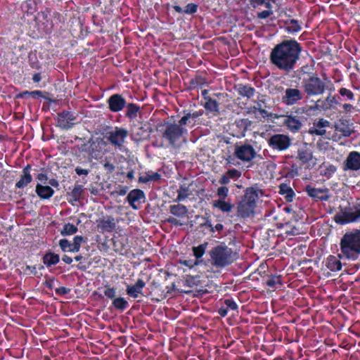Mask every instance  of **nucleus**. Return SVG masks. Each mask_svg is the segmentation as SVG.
<instances>
[{"instance_id": "1", "label": "nucleus", "mask_w": 360, "mask_h": 360, "mask_svg": "<svg viewBox=\"0 0 360 360\" xmlns=\"http://www.w3.org/2000/svg\"><path fill=\"white\" fill-rule=\"evenodd\" d=\"M301 51L302 47L297 41H283L271 50L270 61L280 70L290 72L295 68Z\"/></svg>"}, {"instance_id": "2", "label": "nucleus", "mask_w": 360, "mask_h": 360, "mask_svg": "<svg viewBox=\"0 0 360 360\" xmlns=\"http://www.w3.org/2000/svg\"><path fill=\"white\" fill-rule=\"evenodd\" d=\"M263 195L262 189L256 186L247 188L244 195L237 204V215L238 217L246 219L253 217L255 214L257 202Z\"/></svg>"}, {"instance_id": "3", "label": "nucleus", "mask_w": 360, "mask_h": 360, "mask_svg": "<svg viewBox=\"0 0 360 360\" xmlns=\"http://www.w3.org/2000/svg\"><path fill=\"white\" fill-rule=\"evenodd\" d=\"M342 257L348 260H356L360 255V229L346 232L340 243Z\"/></svg>"}, {"instance_id": "4", "label": "nucleus", "mask_w": 360, "mask_h": 360, "mask_svg": "<svg viewBox=\"0 0 360 360\" xmlns=\"http://www.w3.org/2000/svg\"><path fill=\"white\" fill-rule=\"evenodd\" d=\"M184 125L179 122L178 124L165 123L162 131V138L167 140L172 147L180 148L181 141L184 143L186 142L185 136L187 134L188 130L184 127Z\"/></svg>"}, {"instance_id": "5", "label": "nucleus", "mask_w": 360, "mask_h": 360, "mask_svg": "<svg viewBox=\"0 0 360 360\" xmlns=\"http://www.w3.org/2000/svg\"><path fill=\"white\" fill-rule=\"evenodd\" d=\"M209 255L212 265L217 269H224L235 260L232 249L225 245L214 247Z\"/></svg>"}, {"instance_id": "6", "label": "nucleus", "mask_w": 360, "mask_h": 360, "mask_svg": "<svg viewBox=\"0 0 360 360\" xmlns=\"http://www.w3.org/2000/svg\"><path fill=\"white\" fill-rule=\"evenodd\" d=\"M334 221L340 225L360 224V202L340 207L334 216Z\"/></svg>"}, {"instance_id": "7", "label": "nucleus", "mask_w": 360, "mask_h": 360, "mask_svg": "<svg viewBox=\"0 0 360 360\" xmlns=\"http://www.w3.org/2000/svg\"><path fill=\"white\" fill-rule=\"evenodd\" d=\"M326 82H330L327 77L321 79L318 75L313 74L302 80L304 92L308 96L322 95L327 88Z\"/></svg>"}, {"instance_id": "8", "label": "nucleus", "mask_w": 360, "mask_h": 360, "mask_svg": "<svg viewBox=\"0 0 360 360\" xmlns=\"http://www.w3.org/2000/svg\"><path fill=\"white\" fill-rule=\"evenodd\" d=\"M229 189L227 186H220L217 189V198L211 202L212 209L224 214H229L234 208V204L229 198Z\"/></svg>"}, {"instance_id": "9", "label": "nucleus", "mask_w": 360, "mask_h": 360, "mask_svg": "<svg viewBox=\"0 0 360 360\" xmlns=\"http://www.w3.org/2000/svg\"><path fill=\"white\" fill-rule=\"evenodd\" d=\"M256 155L255 149L250 144H236L235 146L233 156L243 162H251L255 158Z\"/></svg>"}, {"instance_id": "10", "label": "nucleus", "mask_w": 360, "mask_h": 360, "mask_svg": "<svg viewBox=\"0 0 360 360\" xmlns=\"http://www.w3.org/2000/svg\"><path fill=\"white\" fill-rule=\"evenodd\" d=\"M267 143L271 148L277 150H285L291 144V140L288 135L277 134L267 139Z\"/></svg>"}, {"instance_id": "11", "label": "nucleus", "mask_w": 360, "mask_h": 360, "mask_svg": "<svg viewBox=\"0 0 360 360\" xmlns=\"http://www.w3.org/2000/svg\"><path fill=\"white\" fill-rule=\"evenodd\" d=\"M304 97L303 93L297 88H287L281 98L282 103L287 106L298 104Z\"/></svg>"}, {"instance_id": "12", "label": "nucleus", "mask_w": 360, "mask_h": 360, "mask_svg": "<svg viewBox=\"0 0 360 360\" xmlns=\"http://www.w3.org/2000/svg\"><path fill=\"white\" fill-rule=\"evenodd\" d=\"M118 220L113 217L107 215L96 221V227L100 233H111L116 229Z\"/></svg>"}, {"instance_id": "13", "label": "nucleus", "mask_w": 360, "mask_h": 360, "mask_svg": "<svg viewBox=\"0 0 360 360\" xmlns=\"http://www.w3.org/2000/svg\"><path fill=\"white\" fill-rule=\"evenodd\" d=\"M127 135L128 131L126 129L116 127L108 133V140L112 145L120 149L123 146Z\"/></svg>"}, {"instance_id": "14", "label": "nucleus", "mask_w": 360, "mask_h": 360, "mask_svg": "<svg viewBox=\"0 0 360 360\" xmlns=\"http://www.w3.org/2000/svg\"><path fill=\"white\" fill-rule=\"evenodd\" d=\"M297 158L307 168L311 169L317 164V159L313 156L312 151L307 147L297 150Z\"/></svg>"}, {"instance_id": "15", "label": "nucleus", "mask_w": 360, "mask_h": 360, "mask_svg": "<svg viewBox=\"0 0 360 360\" xmlns=\"http://www.w3.org/2000/svg\"><path fill=\"white\" fill-rule=\"evenodd\" d=\"M305 191L307 195L316 200L326 201L330 198V192L327 188H314L311 186H307Z\"/></svg>"}, {"instance_id": "16", "label": "nucleus", "mask_w": 360, "mask_h": 360, "mask_svg": "<svg viewBox=\"0 0 360 360\" xmlns=\"http://www.w3.org/2000/svg\"><path fill=\"white\" fill-rule=\"evenodd\" d=\"M360 169V153L357 151L350 152L344 162V171H357Z\"/></svg>"}, {"instance_id": "17", "label": "nucleus", "mask_w": 360, "mask_h": 360, "mask_svg": "<svg viewBox=\"0 0 360 360\" xmlns=\"http://www.w3.org/2000/svg\"><path fill=\"white\" fill-rule=\"evenodd\" d=\"M76 117L72 112L63 111L58 115V126L62 129H70L74 124Z\"/></svg>"}, {"instance_id": "18", "label": "nucleus", "mask_w": 360, "mask_h": 360, "mask_svg": "<svg viewBox=\"0 0 360 360\" xmlns=\"http://www.w3.org/2000/svg\"><path fill=\"white\" fill-rule=\"evenodd\" d=\"M127 199L134 210H138L140 207L141 200L143 201L145 199V195L141 190L134 189L129 192Z\"/></svg>"}, {"instance_id": "19", "label": "nucleus", "mask_w": 360, "mask_h": 360, "mask_svg": "<svg viewBox=\"0 0 360 360\" xmlns=\"http://www.w3.org/2000/svg\"><path fill=\"white\" fill-rule=\"evenodd\" d=\"M110 111L117 112L122 110L126 105L125 99L120 94H113L108 100Z\"/></svg>"}, {"instance_id": "20", "label": "nucleus", "mask_w": 360, "mask_h": 360, "mask_svg": "<svg viewBox=\"0 0 360 360\" xmlns=\"http://www.w3.org/2000/svg\"><path fill=\"white\" fill-rule=\"evenodd\" d=\"M280 116H275V117H279ZM285 119L283 121L284 125L290 130L291 132L296 133L302 127V124L301 121L297 118L295 116L292 115H283Z\"/></svg>"}, {"instance_id": "21", "label": "nucleus", "mask_w": 360, "mask_h": 360, "mask_svg": "<svg viewBox=\"0 0 360 360\" xmlns=\"http://www.w3.org/2000/svg\"><path fill=\"white\" fill-rule=\"evenodd\" d=\"M342 254H339L338 257L334 255H329L325 260L326 267L330 271H339L342 269V262L340 261Z\"/></svg>"}, {"instance_id": "22", "label": "nucleus", "mask_w": 360, "mask_h": 360, "mask_svg": "<svg viewBox=\"0 0 360 360\" xmlns=\"http://www.w3.org/2000/svg\"><path fill=\"white\" fill-rule=\"evenodd\" d=\"M329 121L321 118L313 123V126L309 128V132L313 135L323 136L326 132L325 128L329 127Z\"/></svg>"}, {"instance_id": "23", "label": "nucleus", "mask_w": 360, "mask_h": 360, "mask_svg": "<svg viewBox=\"0 0 360 360\" xmlns=\"http://www.w3.org/2000/svg\"><path fill=\"white\" fill-rule=\"evenodd\" d=\"M145 286L146 283L144 281L138 279L134 285H127L126 289L127 294L133 298H137L139 295L142 293V290Z\"/></svg>"}, {"instance_id": "24", "label": "nucleus", "mask_w": 360, "mask_h": 360, "mask_svg": "<svg viewBox=\"0 0 360 360\" xmlns=\"http://www.w3.org/2000/svg\"><path fill=\"white\" fill-rule=\"evenodd\" d=\"M335 130L341 133L342 135L345 137L349 136L352 133V130L351 129L349 121L346 120H338V122L335 124Z\"/></svg>"}, {"instance_id": "25", "label": "nucleus", "mask_w": 360, "mask_h": 360, "mask_svg": "<svg viewBox=\"0 0 360 360\" xmlns=\"http://www.w3.org/2000/svg\"><path fill=\"white\" fill-rule=\"evenodd\" d=\"M36 193L41 199H49L53 195L54 191L49 186L37 184L36 186Z\"/></svg>"}, {"instance_id": "26", "label": "nucleus", "mask_w": 360, "mask_h": 360, "mask_svg": "<svg viewBox=\"0 0 360 360\" xmlns=\"http://www.w3.org/2000/svg\"><path fill=\"white\" fill-rule=\"evenodd\" d=\"M169 212L178 218H185L188 214V209L185 205L177 204L169 207Z\"/></svg>"}, {"instance_id": "27", "label": "nucleus", "mask_w": 360, "mask_h": 360, "mask_svg": "<svg viewBox=\"0 0 360 360\" xmlns=\"http://www.w3.org/2000/svg\"><path fill=\"white\" fill-rule=\"evenodd\" d=\"M336 167L332 164L323 162L319 168V173L321 176L330 178L335 172Z\"/></svg>"}, {"instance_id": "28", "label": "nucleus", "mask_w": 360, "mask_h": 360, "mask_svg": "<svg viewBox=\"0 0 360 360\" xmlns=\"http://www.w3.org/2000/svg\"><path fill=\"white\" fill-rule=\"evenodd\" d=\"M207 243H203L198 246L193 247L192 250L195 257V261H199L200 264L202 262V257L204 255L207 247Z\"/></svg>"}, {"instance_id": "29", "label": "nucleus", "mask_w": 360, "mask_h": 360, "mask_svg": "<svg viewBox=\"0 0 360 360\" xmlns=\"http://www.w3.org/2000/svg\"><path fill=\"white\" fill-rule=\"evenodd\" d=\"M59 261V255L51 252L45 254L43 257V262L47 267L57 264Z\"/></svg>"}, {"instance_id": "30", "label": "nucleus", "mask_w": 360, "mask_h": 360, "mask_svg": "<svg viewBox=\"0 0 360 360\" xmlns=\"http://www.w3.org/2000/svg\"><path fill=\"white\" fill-rule=\"evenodd\" d=\"M285 30L289 33H295L301 30L302 27L295 19H290L285 22Z\"/></svg>"}, {"instance_id": "31", "label": "nucleus", "mask_w": 360, "mask_h": 360, "mask_svg": "<svg viewBox=\"0 0 360 360\" xmlns=\"http://www.w3.org/2000/svg\"><path fill=\"white\" fill-rule=\"evenodd\" d=\"M161 176L158 172H148L139 177V181L141 183H148L152 181H158Z\"/></svg>"}, {"instance_id": "32", "label": "nucleus", "mask_w": 360, "mask_h": 360, "mask_svg": "<svg viewBox=\"0 0 360 360\" xmlns=\"http://www.w3.org/2000/svg\"><path fill=\"white\" fill-rule=\"evenodd\" d=\"M238 92L240 96L250 98L254 96L255 90L250 86L239 85Z\"/></svg>"}, {"instance_id": "33", "label": "nucleus", "mask_w": 360, "mask_h": 360, "mask_svg": "<svg viewBox=\"0 0 360 360\" xmlns=\"http://www.w3.org/2000/svg\"><path fill=\"white\" fill-rule=\"evenodd\" d=\"M281 278L280 276L271 275L266 281V285L270 288H276L278 285H281Z\"/></svg>"}, {"instance_id": "34", "label": "nucleus", "mask_w": 360, "mask_h": 360, "mask_svg": "<svg viewBox=\"0 0 360 360\" xmlns=\"http://www.w3.org/2000/svg\"><path fill=\"white\" fill-rule=\"evenodd\" d=\"M112 305L116 309L124 311L128 307L129 303L124 297H117L113 300Z\"/></svg>"}, {"instance_id": "35", "label": "nucleus", "mask_w": 360, "mask_h": 360, "mask_svg": "<svg viewBox=\"0 0 360 360\" xmlns=\"http://www.w3.org/2000/svg\"><path fill=\"white\" fill-rule=\"evenodd\" d=\"M205 100L204 107L207 110L210 112H217L219 110V103L216 100L210 97L205 98Z\"/></svg>"}, {"instance_id": "36", "label": "nucleus", "mask_w": 360, "mask_h": 360, "mask_svg": "<svg viewBox=\"0 0 360 360\" xmlns=\"http://www.w3.org/2000/svg\"><path fill=\"white\" fill-rule=\"evenodd\" d=\"M77 227L70 223L65 224L60 231L62 236H70L75 233L77 231Z\"/></svg>"}, {"instance_id": "37", "label": "nucleus", "mask_w": 360, "mask_h": 360, "mask_svg": "<svg viewBox=\"0 0 360 360\" xmlns=\"http://www.w3.org/2000/svg\"><path fill=\"white\" fill-rule=\"evenodd\" d=\"M32 180V175L30 174H23L20 177V180L16 183L15 186L18 188H23L28 185Z\"/></svg>"}, {"instance_id": "38", "label": "nucleus", "mask_w": 360, "mask_h": 360, "mask_svg": "<svg viewBox=\"0 0 360 360\" xmlns=\"http://www.w3.org/2000/svg\"><path fill=\"white\" fill-rule=\"evenodd\" d=\"M280 193L281 194L286 193V197L285 198H286L287 201L290 202V201L292 200V198H293V196H294V192L287 185L281 184L280 186Z\"/></svg>"}, {"instance_id": "39", "label": "nucleus", "mask_w": 360, "mask_h": 360, "mask_svg": "<svg viewBox=\"0 0 360 360\" xmlns=\"http://www.w3.org/2000/svg\"><path fill=\"white\" fill-rule=\"evenodd\" d=\"M84 242V238L81 236H76L73 238L72 248L71 252H77L79 251L81 244Z\"/></svg>"}, {"instance_id": "40", "label": "nucleus", "mask_w": 360, "mask_h": 360, "mask_svg": "<svg viewBox=\"0 0 360 360\" xmlns=\"http://www.w3.org/2000/svg\"><path fill=\"white\" fill-rule=\"evenodd\" d=\"M177 198L175 201L179 202L185 200L188 196V188L181 186L177 191Z\"/></svg>"}, {"instance_id": "41", "label": "nucleus", "mask_w": 360, "mask_h": 360, "mask_svg": "<svg viewBox=\"0 0 360 360\" xmlns=\"http://www.w3.org/2000/svg\"><path fill=\"white\" fill-rule=\"evenodd\" d=\"M200 115V113H198V112H195L193 113H187L186 115H184V117H182L180 120H179V123H181V124H187L188 123H191V122L190 121V120L192 118L193 120L196 119L197 117H198Z\"/></svg>"}, {"instance_id": "42", "label": "nucleus", "mask_w": 360, "mask_h": 360, "mask_svg": "<svg viewBox=\"0 0 360 360\" xmlns=\"http://www.w3.org/2000/svg\"><path fill=\"white\" fill-rule=\"evenodd\" d=\"M139 110V108L136 104L129 103L127 107V115L130 118H133L136 117Z\"/></svg>"}, {"instance_id": "43", "label": "nucleus", "mask_w": 360, "mask_h": 360, "mask_svg": "<svg viewBox=\"0 0 360 360\" xmlns=\"http://www.w3.org/2000/svg\"><path fill=\"white\" fill-rule=\"evenodd\" d=\"M59 245L63 252L69 251L71 252L72 244L67 239H60L59 240Z\"/></svg>"}, {"instance_id": "44", "label": "nucleus", "mask_w": 360, "mask_h": 360, "mask_svg": "<svg viewBox=\"0 0 360 360\" xmlns=\"http://www.w3.org/2000/svg\"><path fill=\"white\" fill-rule=\"evenodd\" d=\"M339 93L341 96H346L349 101H353L354 99V95L349 89L342 87L340 89Z\"/></svg>"}, {"instance_id": "45", "label": "nucleus", "mask_w": 360, "mask_h": 360, "mask_svg": "<svg viewBox=\"0 0 360 360\" xmlns=\"http://www.w3.org/2000/svg\"><path fill=\"white\" fill-rule=\"evenodd\" d=\"M198 5L195 4H188L184 12L186 14H193L197 12Z\"/></svg>"}, {"instance_id": "46", "label": "nucleus", "mask_w": 360, "mask_h": 360, "mask_svg": "<svg viewBox=\"0 0 360 360\" xmlns=\"http://www.w3.org/2000/svg\"><path fill=\"white\" fill-rule=\"evenodd\" d=\"M179 263L182 265L188 266L189 269H192L195 266H198L200 264L199 261H193L191 259L188 260H180Z\"/></svg>"}, {"instance_id": "47", "label": "nucleus", "mask_w": 360, "mask_h": 360, "mask_svg": "<svg viewBox=\"0 0 360 360\" xmlns=\"http://www.w3.org/2000/svg\"><path fill=\"white\" fill-rule=\"evenodd\" d=\"M82 193V186L80 185H77L74 187L72 191V196L75 200H77Z\"/></svg>"}, {"instance_id": "48", "label": "nucleus", "mask_w": 360, "mask_h": 360, "mask_svg": "<svg viewBox=\"0 0 360 360\" xmlns=\"http://www.w3.org/2000/svg\"><path fill=\"white\" fill-rule=\"evenodd\" d=\"M224 304L228 309L231 310H236L238 309V305L236 302L232 299H226L224 301Z\"/></svg>"}, {"instance_id": "49", "label": "nucleus", "mask_w": 360, "mask_h": 360, "mask_svg": "<svg viewBox=\"0 0 360 360\" xmlns=\"http://www.w3.org/2000/svg\"><path fill=\"white\" fill-rule=\"evenodd\" d=\"M227 174L230 179H238L241 176V172L236 169H231L227 171Z\"/></svg>"}, {"instance_id": "50", "label": "nucleus", "mask_w": 360, "mask_h": 360, "mask_svg": "<svg viewBox=\"0 0 360 360\" xmlns=\"http://www.w3.org/2000/svg\"><path fill=\"white\" fill-rule=\"evenodd\" d=\"M166 221L174 226H182L184 224V223L181 221L179 219H177L174 217H168Z\"/></svg>"}, {"instance_id": "51", "label": "nucleus", "mask_w": 360, "mask_h": 360, "mask_svg": "<svg viewBox=\"0 0 360 360\" xmlns=\"http://www.w3.org/2000/svg\"><path fill=\"white\" fill-rule=\"evenodd\" d=\"M104 295L108 298L112 299L116 295V290L114 288H107L104 290Z\"/></svg>"}, {"instance_id": "52", "label": "nucleus", "mask_w": 360, "mask_h": 360, "mask_svg": "<svg viewBox=\"0 0 360 360\" xmlns=\"http://www.w3.org/2000/svg\"><path fill=\"white\" fill-rule=\"evenodd\" d=\"M273 14L271 10L263 11L257 13V18L259 19H266Z\"/></svg>"}, {"instance_id": "53", "label": "nucleus", "mask_w": 360, "mask_h": 360, "mask_svg": "<svg viewBox=\"0 0 360 360\" xmlns=\"http://www.w3.org/2000/svg\"><path fill=\"white\" fill-rule=\"evenodd\" d=\"M27 94L32 95L33 97H35V96H42V93L40 91H23L22 93H21L19 95V97L23 98L24 96L27 95Z\"/></svg>"}, {"instance_id": "54", "label": "nucleus", "mask_w": 360, "mask_h": 360, "mask_svg": "<svg viewBox=\"0 0 360 360\" xmlns=\"http://www.w3.org/2000/svg\"><path fill=\"white\" fill-rule=\"evenodd\" d=\"M70 291V289L64 287V286H62V287H60V288H58L55 290V292L57 295H67L68 293H69Z\"/></svg>"}, {"instance_id": "55", "label": "nucleus", "mask_w": 360, "mask_h": 360, "mask_svg": "<svg viewBox=\"0 0 360 360\" xmlns=\"http://www.w3.org/2000/svg\"><path fill=\"white\" fill-rule=\"evenodd\" d=\"M230 182V177L226 175H222L219 180V183L222 185L221 186H226Z\"/></svg>"}, {"instance_id": "56", "label": "nucleus", "mask_w": 360, "mask_h": 360, "mask_svg": "<svg viewBox=\"0 0 360 360\" xmlns=\"http://www.w3.org/2000/svg\"><path fill=\"white\" fill-rule=\"evenodd\" d=\"M37 179H38L41 183L46 184L48 181V176L46 173L41 172L37 175Z\"/></svg>"}, {"instance_id": "57", "label": "nucleus", "mask_w": 360, "mask_h": 360, "mask_svg": "<svg viewBox=\"0 0 360 360\" xmlns=\"http://www.w3.org/2000/svg\"><path fill=\"white\" fill-rule=\"evenodd\" d=\"M75 172H76V174L77 175H79V176L87 175L89 174V170L88 169H82L81 167H77L75 169Z\"/></svg>"}, {"instance_id": "58", "label": "nucleus", "mask_w": 360, "mask_h": 360, "mask_svg": "<svg viewBox=\"0 0 360 360\" xmlns=\"http://www.w3.org/2000/svg\"><path fill=\"white\" fill-rule=\"evenodd\" d=\"M103 167L108 172H112L115 170V166L110 162H105Z\"/></svg>"}, {"instance_id": "59", "label": "nucleus", "mask_w": 360, "mask_h": 360, "mask_svg": "<svg viewBox=\"0 0 360 360\" xmlns=\"http://www.w3.org/2000/svg\"><path fill=\"white\" fill-rule=\"evenodd\" d=\"M259 112L264 118L269 117L271 115V114H269L266 110L262 109V108H259Z\"/></svg>"}, {"instance_id": "60", "label": "nucleus", "mask_w": 360, "mask_h": 360, "mask_svg": "<svg viewBox=\"0 0 360 360\" xmlns=\"http://www.w3.org/2000/svg\"><path fill=\"white\" fill-rule=\"evenodd\" d=\"M228 311L229 309L227 308L221 307L219 309V314L221 316L224 317L227 315Z\"/></svg>"}, {"instance_id": "61", "label": "nucleus", "mask_w": 360, "mask_h": 360, "mask_svg": "<svg viewBox=\"0 0 360 360\" xmlns=\"http://www.w3.org/2000/svg\"><path fill=\"white\" fill-rule=\"evenodd\" d=\"M224 226L221 224H217L214 227L212 228V231H220L223 230Z\"/></svg>"}, {"instance_id": "62", "label": "nucleus", "mask_w": 360, "mask_h": 360, "mask_svg": "<svg viewBox=\"0 0 360 360\" xmlns=\"http://www.w3.org/2000/svg\"><path fill=\"white\" fill-rule=\"evenodd\" d=\"M48 183L53 187L57 188L59 186L58 181L55 179H50Z\"/></svg>"}, {"instance_id": "63", "label": "nucleus", "mask_w": 360, "mask_h": 360, "mask_svg": "<svg viewBox=\"0 0 360 360\" xmlns=\"http://www.w3.org/2000/svg\"><path fill=\"white\" fill-rule=\"evenodd\" d=\"M62 259L65 263H66L68 264H70L72 262V259L66 255H63V257H62Z\"/></svg>"}, {"instance_id": "64", "label": "nucleus", "mask_w": 360, "mask_h": 360, "mask_svg": "<svg viewBox=\"0 0 360 360\" xmlns=\"http://www.w3.org/2000/svg\"><path fill=\"white\" fill-rule=\"evenodd\" d=\"M344 110L346 111V112H349L351 111L352 109H353V106L352 105L349 104V103H345L343 105H342Z\"/></svg>"}]
</instances>
